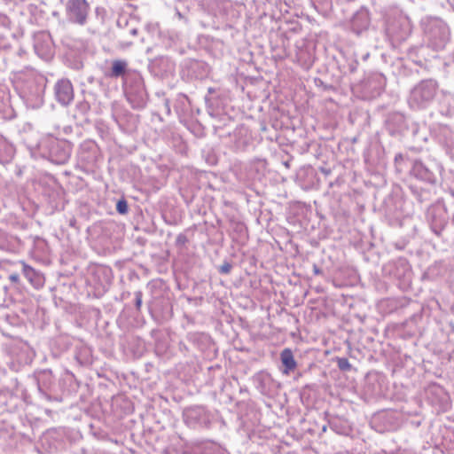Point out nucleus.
<instances>
[{
  "label": "nucleus",
  "instance_id": "nucleus-17",
  "mask_svg": "<svg viewBox=\"0 0 454 454\" xmlns=\"http://www.w3.org/2000/svg\"><path fill=\"white\" fill-rule=\"evenodd\" d=\"M9 279L11 280V282L17 284L20 282V276L17 273L11 274L9 276Z\"/></svg>",
  "mask_w": 454,
  "mask_h": 454
},
{
  "label": "nucleus",
  "instance_id": "nucleus-12",
  "mask_svg": "<svg viewBox=\"0 0 454 454\" xmlns=\"http://www.w3.org/2000/svg\"><path fill=\"white\" fill-rule=\"evenodd\" d=\"M188 242V239L185 234L180 233L176 239V244L178 247H183Z\"/></svg>",
  "mask_w": 454,
  "mask_h": 454
},
{
  "label": "nucleus",
  "instance_id": "nucleus-2",
  "mask_svg": "<svg viewBox=\"0 0 454 454\" xmlns=\"http://www.w3.org/2000/svg\"><path fill=\"white\" fill-rule=\"evenodd\" d=\"M57 100L63 106L69 105L74 99V89L69 80H60L55 85Z\"/></svg>",
  "mask_w": 454,
  "mask_h": 454
},
{
  "label": "nucleus",
  "instance_id": "nucleus-18",
  "mask_svg": "<svg viewBox=\"0 0 454 454\" xmlns=\"http://www.w3.org/2000/svg\"><path fill=\"white\" fill-rule=\"evenodd\" d=\"M392 216H393V217H395V218H398V217H399V215H398V214H392Z\"/></svg>",
  "mask_w": 454,
  "mask_h": 454
},
{
  "label": "nucleus",
  "instance_id": "nucleus-8",
  "mask_svg": "<svg viewBox=\"0 0 454 454\" xmlns=\"http://www.w3.org/2000/svg\"><path fill=\"white\" fill-rule=\"evenodd\" d=\"M431 394H437L441 396L442 402H446L448 399V396L446 393L443 391L442 388L436 387L434 385H432L429 387Z\"/></svg>",
  "mask_w": 454,
  "mask_h": 454
},
{
  "label": "nucleus",
  "instance_id": "nucleus-11",
  "mask_svg": "<svg viewBox=\"0 0 454 454\" xmlns=\"http://www.w3.org/2000/svg\"><path fill=\"white\" fill-rule=\"evenodd\" d=\"M50 377V372H43L41 373L40 377H39V380H38V388H39V391L41 393H43V395H45V396L47 398H49V396L43 392V379L45 378H49Z\"/></svg>",
  "mask_w": 454,
  "mask_h": 454
},
{
  "label": "nucleus",
  "instance_id": "nucleus-7",
  "mask_svg": "<svg viewBox=\"0 0 454 454\" xmlns=\"http://www.w3.org/2000/svg\"><path fill=\"white\" fill-rule=\"evenodd\" d=\"M337 364L340 371L348 372L351 370V364L345 357L337 358Z\"/></svg>",
  "mask_w": 454,
  "mask_h": 454
},
{
  "label": "nucleus",
  "instance_id": "nucleus-10",
  "mask_svg": "<svg viewBox=\"0 0 454 454\" xmlns=\"http://www.w3.org/2000/svg\"><path fill=\"white\" fill-rule=\"evenodd\" d=\"M232 269V264L229 262H224L220 267H219V272L221 274H229Z\"/></svg>",
  "mask_w": 454,
  "mask_h": 454
},
{
  "label": "nucleus",
  "instance_id": "nucleus-14",
  "mask_svg": "<svg viewBox=\"0 0 454 454\" xmlns=\"http://www.w3.org/2000/svg\"><path fill=\"white\" fill-rule=\"evenodd\" d=\"M233 231L239 234V236H243L245 235L246 233V228L244 226V224L240 223H235V226H234V229Z\"/></svg>",
  "mask_w": 454,
  "mask_h": 454
},
{
  "label": "nucleus",
  "instance_id": "nucleus-13",
  "mask_svg": "<svg viewBox=\"0 0 454 454\" xmlns=\"http://www.w3.org/2000/svg\"><path fill=\"white\" fill-rule=\"evenodd\" d=\"M135 306L137 310H140L141 305H142V296L143 294L141 291L135 292Z\"/></svg>",
  "mask_w": 454,
  "mask_h": 454
},
{
  "label": "nucleus",
  "instance_id": "nucleus-19",
  "mask_svg": "<svg viewBox=\"0 0 454 454\" xmlns=\"http://www.w3.org/2000/svg\"><path fill=\"white\" fill-rule=\"evenodd\" d=\"M315 273H316V274H318V273H319V270H318L317 267H315Z\"/></svg>",
  "mask_w": 454,
  "mask_h": 454
},
{
  "label": "nucleus",
  "instance_id": "nucleus-3",
  "mask_svg": "<svg viewBox=\"0 0 454 454\" xmlns=\"http://www.w3.org/2000/svg\"><path fill=\"white\" fill-rule=\"evenodd\" d=\"M67 10L75 21L82 25L87 19L89 4L86 0H70Z\"/></svg>",
  "mask_w": 454,
  "mask_h": 454
},
{
  "label": "nucleus",
  "instance_id": "nucleus-4",
  "mask_svg": "<svg viewBox=\"0 0 454 454\" xmlns=\"http://www.w3.org/2000/svg\"><path fill=\"white\" fill-rule=\"evenodd\" d=\"M21 272L30 285L35 289H40L44 286V276L25 262H20Z\"/></svg>",
  "mask_w": 454,
  "mask_h": 454
},
{
  "label": "nucleus",
  "instance_id": "nucleus-5",
  "mask_svg": "<svg viewBox=\"0 0 454 454\" xmlns=\"http://www.w3.org/2000/svg\"><path fill=\"white\" fill-rule=\"evenodd\" d=\"M280 360L284 369L282 372L288 375L291 372H294L297 367V363L294 359L293 351L290 348H284L280 353Z\"/></svg>",
  "mask_w": 454,
  "mask_h": 454
},
{
  "label": "nucleus",
  "instance_id": "nucleus-16",
  "mask_svg": "<svg viewBox=\"0 0 454 454\" xmlns=\"http://www.w3.org/2000/svg\"><path fill=\"white\" fill-rule=\"evenodd\" d=\"M6 243V235L4 232L0 231V248H3Z\"/></svg>",
  "mask_w": 454,
  "mask_h": 454
},
{
  "label": "nucleus",
  "instance_id": "nucleus-15",
  "mask_svg": "<svg viewBox=\"0 0 454 454\" xmlns=\"http://www.w3.org/2000/svg\"><path fill=\"white\" fill-rule=\"evenodd\" d=\"M397 202L400 203V202H402V200H387V203H386V207L387 208H389L391 207H398Z\"/></svg>",
  "mask_w": 454,
  "mask_h": 454
},
{
  "label": "nucleus",
  "instance_id": "nucleus-6",
  "mask_svg": "<svg viewBox=\"0 0 454 454\" xmlns=\"http://www.w3.org/2000/svg\"><path fill=\"white\" fill-rule=\"evenodd\" d=\"M128 70V62L124 59H115L112 62L111 72L108 76L117 78L124 76Z\"/></svg>",
  "mask_w": 454,
  "mask_h": 454
},
{
  "label": "nucleus",
  "instance_id": "nucleus-1",
  "mask_svg": "<svg viewBox=\"0 0 454 454\" xmlns=\"http://www.w3.org/2000/svg\"><path fill=\"white\" fill-rule=\"evenodd\" d=\"M184 417L186 423L192 427L197 425L208 427L211 422L210 414L205 408L200 406L188 409L184 413Z\"/></svg>",
  "mask_w": 454,
  "mask_h": 454
},
{
  "label": "nucleus",
  "instance_id": "nucleus-9",
  "mask_svg": "<svg viewBox=\"0 0 454 454\" xmlns=\"http://www.w3.org/2000/svg\"><path fill=\"white\" fill-rule=\"evenodd\" d=\"M116 209L121 215L127 214L129 210L127 200H117Z\"/></svg>",
  "mask_w": 454,
  "mask_h": 454
}]
</instances>
